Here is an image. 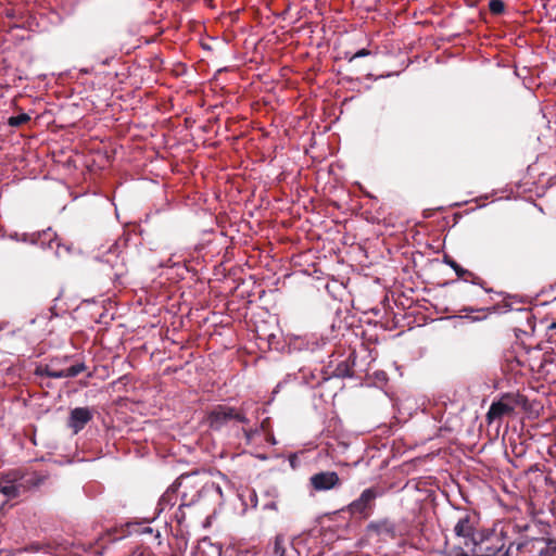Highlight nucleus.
Here are the masks:
<instances>
[{
	"mask_svg": "<svg viewBox=\"0 0 556 556\" xmlns=\"http://www.w3.org/2000/svg\"><path fill=\"white\" fill-rule=\"evenodd\" d=\"M197 478L198 476L195 473L179 478L178 489H182L179 492L181 497L179 505L180 511L184 507H190L199 502L218 506L224 502V495L219 484L208 480L200 484Z\"/></svg>",
	"mask_w": 556,
	"mask_h": 556,
	"instance_id": "f257e3e1",
	"label": "nucleus"
},
{
	"mask_svg": "<svg viewBox=\"0 0 556 556\" xmlns=\"http://www.w3.org/2000/svg\"><path fill=\"white\" fill-rule=\"evenodd\" d=\"M451 519L454 521L453 533L465 543L477 545V530L480 525V515L467 507H454Z\"/></svg>",
	"mask_w": 556,
	"mask_h": 556,
	"instance_id": "f03ea898",
	"label": "nucleus"
},
{
	"mask_svg": "<svg viewBox=\"0 0 556 556\" xmlns=\"http://www.w3.org/2000/svg\"><path fill=\"white\" fill-rule=\"evenodd\" d=\"M68 356L52 358L45 365H39L35 369V375L49 378H74L86 370V365L83 362H77L73 365L65 367L64 365L70 361Z\"/></svg>",
	"mask_w": 556,
	"mask_h": 556,
	"instance_id": "7ed1b4c3",
	"label": "nucleus"
},
{
	"mask_svg": "<svg viewBox=\"0 0 556 556\" xmlns=\"http://www.w3.org/2000/svg\"><path fill=\"white\" fill-rule=\"evenodd\" d=\"M383 495V490L378 486H369L359 494L357 498L352 501L342 510L348 513L353 518L367 519L371 516L376 500Z\"/></svg>",
	"mask_w": 556,
	"mask_h": 556,
	"instance_id": "20e7f679",
	"label": "nucleus"
},
{
	"mask_svg": "<svg viewBox=\"0 0 556 556\" xmlns=\"http://www.w3.org/2000/svg\"><path fill=\"white\" fill-rule=\"evenodd\" d=\"M250 420L247 415L236 407L229 405H216L208 414H207V424L211 429L219 431L223 428L242 424L247 425Z\"/></svg>",
	"mask_w": 556,
	"mask_h": 556,
	"instance_id": "39448f33",
	"label": "nucleus"
},
{
	"mask_svg": "<svg viewBox=\"0 0 556 556\" xmlns=\"http://www.w3.org/2000/svg\"><path fill=\"white\" fill-rule=\"evenodd\" d=\"M23 475L13 470L10 472L0 475V493L3 494L8 500L16 498L21 495L23 488L22 484Z\"/></svg>",
	"mask_w": 556,
	"mask_h": 556,
	"instance_id": "423d86ee",
	"label": "nucleus"
},
{
	"mask_svg": "<svg viewBox=\"0 0 556 556\" xmlns=\"http://www.w3.org/2000/svg\"><path fill=\"white\" fill-rule=\"evenodd\" d=\"M309 484L317 492L330 491L341 486V479L336 471H320L311 476Z\"/></svg>",
	"mask_w": 556,
	"mask_h": 556,
	"instance_id": "0eeeda50",
	"label": "nucleus"
},
{
	"mask_svg": "<svg viewBox=\"0 0 556 556\" xmlns=\"http://www.w3.org/2000/svg\"><path fill=\"white\" fill-rule=\"evenodd\" d=\"M93 418V410L89 407H75L70 412L67 427L75 434L81 431Z\"/></svg>",
	"mask_w": 556,
	"mask_h": 556,
	"instance_id": "6e6552de",
	"label": "nucleus"
},
{
	"mask_svg": "<svg viewBox=\"0 0 556 556\" xmlns=\"http://www.w3.org/2000/svg\"><path fill=\"white\" fill-rule=\"evenodd\" d=\"M508 399L509 396H504L501 401L492 403L486 414L490 421L514 412L515 406L507 401Z\"/></svg>",
	"mask_w": 556,
	"mask_h": 556,
	"instance_id": "1a4fd4ad",
	"label": "nucleus"
},
{
	"mask_svg": "<svg viewBox=\"0 0 556 556\" xmlns=\"http://www.w3.org/2000/svg\"><path fill=\"white\" fill-rule=\"evenodd\" d=\"M505 544L502 539L496 538L495 541L478 542L475 545V551L478 549L480 554L478 556H496L500 554Z\"/></svg>",
	"mask_w": 556,
	"mask_h": 556,
	"instance_id": "9d476101",
	"label": "nucleus"
},
{
	"mask_svg": "<svg viewBox=\"0 0 556 556\" xmlns=\"http://www.w3.org/2000/svg\"><path fill=\"white\" fill-rule=\"evenodd\" d=\"M544 538H530L521 541V556H539L542 553Z\"/></svg>",
	"mask_w": 556,
	"mask_h": 556,
	"instance_id": "9b49d317",
	"label": "nucleus"
},
{
	"mask_svg": "<svg viewBox=\"0 0 556 556\" xmlns=\"http://www.w3.org/2000/svg\"><path fill=\"white\" fill-rule=\"evenodd\" d=\"M368 530L377 534H387L391 538L395 536V525L389 519L370 522L368 525Z\"/></svg>",
	"mask_w": 556,
	"mask_h": 556,
	"instance_id": "f8f14e48",
	"label": "nucleus"
},
{
	"mask_svg": "<svg viewBox=\"0 0 556 556\" xmlns=\"http://www.w3.org/2000/svg\"><path fill=\"white\" fill-rule=\"evenodd\" d=\"M353 354H351L345 361L340 362L333 369V375L338 378H351L354 375L353 365L350 364Z\"/></svg>",
	"mask_w": 556,
	"mask_h": 556,
	"instance_id": "ddd939ff",
	"label": "nucleus"
},
{
	"mask_svg": "<svg viewBox=\"0 0 556 556\" xmlns=\"http://www.w3.org/2000/svg\"><path fill=\"white\" fill-rule=\"evenodd\" d=\"M273 553L275 556H289L287 542L283 535H277L275 538Z\"/></svg>",
	"mask_w": 556,
	"mask_h": 556,
	"instance_id": "4468645a",
	"label": "nucleus"
},
{
	"mask_svg": "<svg viewBox=\"0 0 556 556\" xmlns=\"http://www.w3.org/2000/svg\"><path fill=\"white\" fill-rule=\"evenodd\" d=\"M36 237L33 239L34 243H40L43 245L46 241L50 244L56 237L55 232L52 231L51 228H48L41 232H38L37 235H34Z\"/></svg>",
	"mask_w": 556,
	"mask_h": 556,
	"instance_id": "2eb2a0df",
	"label": "nucleus"
},
{
	"mask_svg": "<svg viewBox=\"0 0 556 556\" xmlns=\"http://www.w3.org/2000/svg\"><path fill=\"white\" fill-rule=\"evenodd\" d=\"M444 263L447 264L451 268L454 269L457 277L462 278L465 275H471V273L465 268H463L456 261L448 256H444Z\"/></svg>",
	"mask_w": 556,
	"mask_h": 556,
	"instance_id": "dca6fc26",
	"label": "nucleus"
},
{
	"mask_svg": "<svg viewBox=\"0 0 556 556\" xmlns=\"http://www.w3.org/2000/svg\"><path fill=\"white\" fill-rule=\"evenodd\" d=\"M521 542H510L500 556H521Z\"/></svg>",
	"mask_w": 556,
	"mask_h": 556,
	"instance_id": "f3484780",
	"label": "nucleus"
},
{
	"mask_svg": "<svg viewBox=\"0 0 556 556\" xmlns=\"http://www.w3.org/2000/svg\"><path fill=\"white\" fill-rule=\"evenodd\" d=\"M30 119V116L26 113H21L16 116H11L8 119V125L11 127H20L26 124Z\"/></svg>",
	"mask_w": 556,
	"mask_h": 556,
	"instance_id": "a211bd4d",
	"label": "nucleus"
},
{
	"mask_svg": "<svg viewBox=\"0 0 556 556\" xmlns=\"http://www.w3.org/2000/svg\"><path fill=\"white\" fill-rule=\"evenodd\" d=\"M489 9L492 14L500 15L505 11V4L502 0H490Z\"/></svg>",
	"mask_w": 556,
	"mask_h": 556,
	"instance_id": "6ab92c4d",
	"label": "nucleus"
},
{
	"mask_svg": "<svg viewBox=\"0 0 556 556\" xmlns=\"http://www.w3.org/2000/svg\"><path fill=\"white\" fill-rule=\"evenodd\" d=\"M555 547L549 543L548 539H543L542 553L539 556H555Z\"/></svg>",
	"mask_w": 556,
	"mask_h": 556,
	"instance_id": "aec40b11",
	"label": "nucleus"
},
{
	"mask_svg": "<svg viewBox=\"0 0 556 556\" xmlns=\"http://www.w3.org/2000/svg\"><path fill=\"white\" fill-rule=\"evenodd\" d=\"M294 346L299 350L306 349V350L314 351V350L318 349L319 344H318V342H312V343L307 342L304 345V340L299 339V341L294 343Z\"/></svg>",
	"mask_w": 556,
	"mask_h": 556,
	"instance_id": "412c9836",
	"label": "nucleus"
},
{
	"mask_svg": "<svg viewBox=\"0 0 556 556\" xmlns=\"http://www.w3.org/2000/svg\"><path fill=\"white\" fill-rule=\"evenodd\" d=\"M263 509L264 510H275V511H277L278 510L277 498L273 497V500H268L264 504Z\"/></svg>",
	"mask_w": 556,
	"mask_h": 556,
	"instance_id": "4be33fe9",
	"label": "nucleus"
},
{
	"mask_svg": "<svg viewBox=\"0 0 556 556\" xmlns=\"http://www.w3.org/2000/svg\"><path fill=\"white\" fill-rule=\"evenodd\" d=\"M371 54V51L368 50V49H361L358 51H356L355 53H353V55H351L352 59H358V58H365V56H368Z\"/></svg>",
	"mask_w": 556,
	"mask_h": 556,
	"instance_id": "5701e85b",
	"label": "nucleus"
},
{
	"mask_svg": "<svg viewBox=\"0 0 556 556\" xmlns=\"http://www.w3.org/2000/svg\"><path fill=\"white\" fill-rule=\"evenodd\" d=\"M264 495L268 498V500H273L274 498H278V490L277 488L273 486V488H269L268 490L265 491Z\"/></svg>",
	"mask_w": 556,
	"mask_h": 556,
	"instance_id": "b1692460",
	"label": "nucleus"
},
{
	"mask_svg": "<svg viewBox=\"0 0 556 556\" xmlns=\"http://www.w3.org/2000/svg\"><path fill=\"white\" fill-rule=\"evenodd\" d=\"M454 556H478V554L477 555H470L462 546H456L454 548Z\"/></svg>",
	"mask_w": 556,
	"mask_h": 556,
	"instance_id": "393cba45",
	"label": "nucleus"
},
{
	"mask_svg": "<svg viewBox=\"0 0 556 556\" xmlns=\"http://www.w3.org/2000/svg\"><path fill=\"white\" fill-rule=\"evenodd\" d=\"M351 55H353V53L349 52V51H345L344 52V59L348 61V62H353L355 59H352Z\"/></svg>",
	"mask_w": 556,
	"mask_h": 556,
	"instance_id": "a878e982",
	"label": "nucleus"
},
{
	"mask_svg": "<svg viewBox=\"0 0 556 556\" xmlns=\"http://www.w3.org/2000/svg\"><path fill=\"white\" fill-rule=\"evenodd\" d=\"M251 501L253 502V506L255 507L257 504V496L255 492L252 493Z\"/></svg>",
	"mask_w": 556,
	"mask_h": 556,
	"instance_id": "bb28decb",
	"label": "nucleus"
},
{
	"mask_svg": "<svg viewBox=\"0 0 556 556\" xmlns=\"http://www.w3.org/2000/svg\"><path fill=\"white\" fill-rule=\"evenodd\" d=\"M459 312H475L473 308H469V307H465L463 309H460Z\"/></svg>",
	"mask_w": 556,
	"mask_h": 556,
	"instance_id": "cd10ccee",
	"label": "nucleus"
},
{
	"mask_svg": "<svg viewBox=\"0 0 556 556\" xmlns=\"http://www.w3.org/2000/svg\"><path fill=\"white\" fill-rule=\"evenodd\" d=\"M549 543L555 547L556 551V540L548 539Z\"/></svg>",
	"mask_w": 556,
	"mask_h": 556,
	"instance_id": "c85d7f7f",
	"label": "nucleus"
},
{
	"mask_svg": "<svg viewBox=\"0 0 556 556\" xmlns=\"http://www.w3.org/2000/svg\"><path fill=\"white\" fill-rule=\"evenodd\" d=\"M290 548H291V551H290V552H291L292 554H294V552H295V551H294V548L292 547V545H291V544H290Z\"/></svg>",
	"mask_w": 556,
	"mask_h": 556,
	"instance_id": "c756f323",
	"label": "nucleus"
}]
</instances>
